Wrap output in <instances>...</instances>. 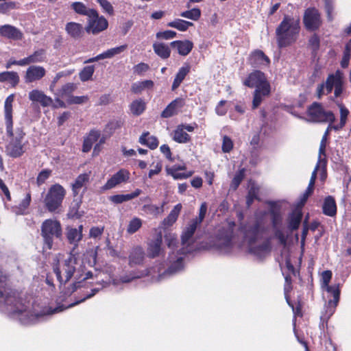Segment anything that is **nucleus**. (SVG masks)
I'll return each instance as SVG.
<instances>
[{
	"mask_svg": "<svg viewBox=\"0 0 351 351\" xmlns=\"http://www.w3.org/2000/svg\"><path fill=\"white\" fill-rule=\"evenodd\" d=\"M167 173L171 176L175 180H182L191 177L193 171H190L186 173L176 172V169H166Z\"/></svg>",
	"mask_w": 351,
	"mask_h": 351,
	"instance_id": "09e8293b",
	"label": "nucleus"
},
{
	"mask_svg": "<svg viewBox=\"0 0 351 351\" xmlns=\"http://www.w3.org/2000/svg\"><path fill=\"white\" fill-rule=\"evenodd\" d=\"M71 6L77 14L83 16H86L87 18L89 17L91 13H93V12L95 10L94 9L88 8L85 4L78 1L73 2Z\"/></svg>",
	"mask_w": 351,
	"mask_h": 351,
	"instance_id": "ea45409f",
	"label": "nucleus"
},
{
	"mask_svg": "<svg viewBox=\"0 0 351 351\" xmlns=\"http://www.w3.org/2000/svg\"><path fill=\"white\" fill-rule=\"evenodd\" d=\"M207 211V204L206 202H204L201 204L199 212V216L191 219V221L195 223V224L200 226L202 223L203 219L205 217L206 213Z\"/></svg>",
	"mask_w": 351,
	"mask_h": 351,
	"instance_id": "13d9d810",
	"label": "nucleus"
},
{
	"mask_svg": "<svg viewBox=\"0 0 351 351\" xmlns=\"http://www.w3.org/2000/svg\"><path fill=\"white\" fill-rule=\"evenodd\" d=\"M0 36L11 40H21L23 38V34L15 26L5 24L0 25Z\"/></svg>",
	"mask_w": 351,
	"mask_h": 351,
	"instance_id": "f3484780",
	"label": "nucleus"
},
{
	"mask_svg": "<svg viewBox=\"0 0 351 351\" xmlns=\"http://www.w3.org/2000/svg\"><path fill=\"white\" fill-rule=\"evenodd\" d=\"M332 129V125L331 123V124L328 125L326 130L325 131V132L322 136V141L320 142L319 149V158H322V155L325 156V150H326V147L327 138L329 134L330 130Z\"/></svg>",
	"mask_w": 351,
	"mask_h": 351,
	"instance_id": "8fccbe9b",
	"label": "nucleus"
},
{
	"mask_svg": "<svg viewBox=\"0 0 351 351\" xmlns=\"http://www.w3.org/2000/svg\"><path fill=\"white\" fill-rule=\"evenodd\" d=\"M31 202V195L29 193L27 194L25 197L21 201L19 206L16 208V214L23 215L25 210L28 208Z\"/></svg>",
	"mask_w": 351,
	"mask_h": 351,
	"instance_id": "bf43d9fd",
	"label": "nucleus"
},
{
	"mask_svg": "<svg viewBox=\"0 0 351 351\" xmlns=\"http://www.w3.org/2000/svg\"><path fill=\"white\" fill-rule=\"evenodd\" d=\"M84 27L82 24L76 22H69L65 25V31L67 34L74 38L79 39L82 38L84 33Z\"/></svg>",
	"mask_w": 351,
	"mask_h": 351,
	"instance_id": "bb28decb",
	"label": "nucleus"
},
{
	"mask_svg": "<svg viewBox=\"0 0 351 351\" xmlns=\"http://www.w3.org/2000/svg\"><path fill=\"white\" fill-rule=\"evenodd\" d=\"M108 22L103 16H99L97 11L95 10L87 18V25L85 30L87 33L97 34L108 28Z\"/></svg>",
	"mask_w": 351,
	"mask_h": 351,
	"instance_id": "4468645a",
	"label": "nucleus"
},
{
	"mask_svg": "<svg viewBox=\"0 0 351 351\" xmlns=\"http://www.w3.org/2000/svg\"><path fill=\"white\" fill-rule=\"evenodd\" d=\"M343 84L344 75L342 71L337 70L335 73L330 74L324 83L318 85L317 95L318 98H321L323 95L330 93L335 88V97H338L343 92Z\"/></svg>",
	"mask_w": 351,
	"mask_h": 351,
	"instance_id": "6e6552de",
	"label": "nucleus"
},
{
	"mask_svg": "<svg viewBox=\"0 0 351 351\" xmlns=\"http://www.w3.org/2000/svg\"><path fill=\"white\" fill-rule=\"evenodd\" d=\"M182 206L181 204H176L171 210L170 213L161 222V228L167 229L172 226L177 221L178 216L181 212Z\"/></svg>",
	"mask_w": 351,
	"mask_h": 351,
	"instance_id": "a878e982",
	"label": "nucleus"
},
{
	"mask_svg": "<svg viewBox=\"0 0 351 351\" xmlns=\"http://www.w3.org/2000/svg\"><path fill=\"white\" fill-rule=\"evenodd\" d=\"M53 271L59 282L62 283L67 282L72 276H75L77 282H75V289L80 287L78 284L83 280L92 279L93 281L90 282V284H95L98 285L97 287L93 288L90 294L86 295V298L81 301H84L86 298H90L93 296L97 292L104 287L107 284V275L101 271H95V272L87 271L85 272L82 266L77 263V259L70 255L68 258L62 262H59L58 264L53 267Z\"/></svg>",
	"mask_w": 351,
	"mask_h": 351,
	"instance_id": "f257e3e1",
	"label": "nucleus"
},
{
	"mask_svg": "<svg viewBox=\"0 0 351 351\" xmlns=\"http://www.w3.org/2000/svg\"><path fill=\"white\" fill-rule=\"evenodd\" d=\"M154 86V82L152 80H145L137 82L132 85L131 90L134 93H140L145 89H150Z\"/></svg>",
	"mask_w": 351,
	"mask_h": 351,
	"instance_id": "a19ab883",
	"label": "nucleus"
},
{
	"mask_svg": "<svg viewBox=\"0 0 351 351\" xmlns=\"http://www.w3.org/2000/svg\"><path fill=\"white\" fill-rule=\"evenodd\" d=\"M173 139L179 143H185L190 141V136L178 125L173 132Z\"/></svg>",
	"mask_w": 351,
	"mask_h": 351,
	"instance_id": "58836bf2",
	"label": "nucleus"
},
{
	"mask_svg": "<svg viewBox=\"0 0 351 351\" xmlns=\"http://www.w3.org/2000/svg\"><path fill=\"white\" fill-rule=\"evenodd\" d=\"M314 189L310 186H308L304 193L300 196L298 203L296 208L302 210V208L304 206L306 202L308 197L313 193Z\"/></svg>",
	"mask_w": 351,
	"mask_h": 351,
	"instance_id": "5fc2aeb1",
	"label": "nucleus"
},
{
	"mask_svg": "<svg viewBox=\"0 0 351 351\" xmlns=\"http://www.w3.org/2000/svg\"><path fill=\"white\" fill-rule=\"evenodd\" d=\"M41 235L44 240L45 247L50 250L53 247L54 238H60L62 228L57 220L47 219L41 226Z\"/></svg>",
	"mask_w": 351,
	"mask_h": 351,
	"instance_id": "1a4fd4ad",
	"label": "nucleus"
},
{
	"mask_svg": "<svg viewBox=\"0 0 351 351\" xmlns=\"http://www.w3.org/2000/svg\"><path fill=\"white\" fill-rule=\"evenodd\" d=\"M233 148V142L231 138L227 136L223 138L222 151L225 153L230 152Z\"/></svg>",
	"mask_w": 351,
	"mask_h": 351,
	"instance_id": "338daca9",
	"label": "nucleus"
},
{
	"mask_svg": "<svg viewBox=\"0 0 351 351\" xmlns=\"http://www.w3.org/2000/svg\"><path fill=\"white\" fill-rule=\"evenodd\" d=\"M171 46L176 47L180 55L185 56L191 51L193 44L188 40H176L171 43Z\"/></svg>",
	"mask_w": 351,
	"mask_h": 351,
	"instance_id": "c85d7f7f",
	"label": "nucleus"
},
{
	"mask_svg": "<svg viewBox=\"0 0 351 351\" xmlns=\"http://www.w3.org/2000/svg\"><path fill=\"white\" fill-rule=\"evenodd\" d=\"M75 88L76 86L73 83H67L62 86L58 95L61 97L69 96L75 90Z\"/></svg>",
	"mask_w": 351,
	"mask_h": 351,
	"instance_id": "6e6d98bb",
	"label": "nucleus"
},
{
	"mask_svg": "<svg viewBox=\"0 0 351 351\" xmlns=\"http://www.w3.org/2000/svg\"><path fill=\"white\" fill-rule=\"evenodd\" d=\"M165 204V202H163L161 206H157L156 205H148L145 206L147 210L150 214H153L155 215H161L164 212L163 206Z\"/></svg>",
	"mask_w": 351,
	"mask_h": 351,
	"instance_id": "69168bd1",
	"label": "nucleus"
},
{
	"mask_svg": "<svg viewBox=\"0 0 351 351\" xmlns=\"http://www.w3.org/2000/svg\"><path fill=\"white\" fill-rule=\"evenodd\" d=\"M145 258V252L141 247H134L130 252L129 263L131 266L141 265Z\"/></svg>",
	"mask_w": 351,
	"mask_h": 351,
	"instance_id": "2f4dec72",
	"label": "nucleus"
},
{
	"mask_svg": "<svg viewBox=\"0 0 351 351\" xmlns=\"http://www.w3.org/2000/svg\"><path fill=\"white\" fill-rule=\"evenodd\" d=\"M339 107L340 110V123L339 125H332V130H339L344 127L349 114L348 110L343 104H339Z\"/></svg>",
	"mask_w": 351,
	"mask_h": 351,
	"instance_id": "c03bdc74",
	"label": "nucleus"
},
{
	"mask_svg": "<svg viewBox=\"0 0 351 351\" xmlns=\"http://www.w3.org/2000/svg\"><path fill=\"white\" fill-rule=\"evenodd\" d=\"M299 31L300 19L285 15L276 30L278 46L284 47L294 43Z\"/></svg>",
	"mask_w": 351,
	"mask_h": 351,
	"instance_id": "423d86ee",
	"label": "nucleus"
},
{
	"mask_svg": "<svg viewBox=\"0 0 351 351\" xmlns=\"http://www.w3.org/2000/svg\"><path fill=\"white\" fill-rule=\"evenodd\" d=\"M27 57L30 64L43 62L45 59V51L43 49L37 50Z\"/></svg>",
	"mask_w": 351,
	"mask_h": 351,
	"instance_id": "49530a36",
	"label": "nucleus"
},
{
	"mask_svg": "<svg viewBox=\"0 0 351 351\" xmlns=\"http://www.w3.org/2000/svg\"><path fill=\"white\" fill-rule=\"evenodd\" d=\"M176 32L172 30H166L156 34V38L159 39L169 40L176 36Z\"/></svg>",
	"mask_w": 351,
	"mask_h": 351,
	"instance_id": "0e129e2a",
	"label": "nucleus"
},
{
	"mask_svg": "<svg viewBox=\"0 0 351 351\" xmlns=\"http://www.w3.org/2000/svg\"><path fill=\"white\" fill-rule=\"evenodd\" d=\"M332 298L328 300L327 304H325L324 311L321 316L323 320H328L335 313L336 307L339 300V293L336 291L335 294L329 295Z\"/></svg>",
	"mask_w": 351,
	"mask_h": 351,
	"instance_id": "6ab92c4d",
	"label": "nucleus"
},
{
	"mask_svg": "<svg viewBox=\"0 0 351 351\" xmlns=\"http://www.w3.org/2000/svg\"><path fill=\"white\" fill-rule=\"evenodd\" d=\"M269 62V58L261 50H255L249 57V63L254 67L265 66Z\"/></svg>",
	"mask_w": 351,
	"mask_h": 351,
	"instance_id": "5701e85b",
	"label": "nucleus"
},
{
	"mask_svg": "<svg viewBox=\"0 0 351 351\" xmlns=\"http://www.w3.org/2000/svg\"><path fill=\"white\" fill-rule=\"evenodd\" d=\"M83 226L80 225L78 228H67L66 238L71 244L77 245L82 239Z\"/></svg>",
	"mask_w": 351,
	"mask_h": 351,
	"instance_id": "7c9ffc66",
	"label": "nucleus"
},
{
	"mask_svg": "<svg viewBox=\"0 0 351 351\" xmlns=\"http://www.w3.org/2000/svg\"><path fill=\"white\" fill-rule=\"evenodd\" d=\"M267 215V211L258 210L256 214V219L243 228L244 242L249 252L260 257L268 254L271 248L269 240H262L269 229V225L265 220Z\"/></svg>",
	"mask_w": 351,
	"mask_h": 351,
	"instance_id": "f03ea898",
	"label": "nucleus"
},
{
	"mask_svg": "<svg viewBox=\"0 0 351 351\" xmlns=\"http://www.w3.org/2000/svg\"><path fill=\"white\" fill-rule=\"evenodd\" d=\"M130 109L134 115L138 116L145 111V103L142 99L134 100L131 103Z\"/></svg>",
	"mask_w": 351,
	"mask_h": 351,
	"instance_id": "79ce46f5",
	"label": "nucleus"
},
{
	"mask_svg": "<svg viewBox=\"0 0 351 351\" xmlns=\"http://www.w3.org/2000/svg\"><path fill=\"white\" fill-rule=\"evenodd\" d=\"M46 75V70L43 66L32 65L25 72L24 80L25 83H32L40 80Z\"/></svg>",
	"mask_w": 351,
	"mask_h": 351,
	"instance_id": "dca6fc26",
	"label": "nucleus"
},
{
	"mask_svg": "<svg viewBox=\"0 0 351 351\" xmlns=\"http://www.w3.org/2000/svg\"><path fill=\"white\" fill-rule=\"evenodd\" d=\"M165 239L168 247L172 250L170 254H169L168 261L170 265L167 269H165L164 267L160 264L159 265H156L147 270L145 274L142 273L140 275L136 276H133L132 277L123 276L121 278V281L122 282H129L134 278L147 275L152 277L153 282H159L165 279L167 276L181 271L184 267L183 255L185 254H182L181 251H178L179 250H178L177 252H180L179 254H175V247L178 243L176 235L173 233H167L165 235Z\"/></svg>",
	"mask_w": 351,
	"mask_h": 351,
	"instance_id": "7ed1b4c3",
	"label": "nucleus"
},
{
	"mask_svg": "<svg viewBox=\"0 0 351 351\" xmlns=\"http://www.w3.org/2000/svg\"><path fill=\"white\" fill-rule=\"evenodd\" d=\"M154 52L162 59H167L170 56L171 50L169 47L162 43H156L153 45Z\"/></svg>",
	"mask_w": 351,
	"mask_h": 351,
	"instance_id": "4c0bfd02",
	"label": "nucleus"
},
{
	"mask_svg": "<svg viewBox=\"0 0 351 351\" xmlns=\"http://www.w3.org/2000/svg\"><path fill=\"white\" fill-rule=\"evenodd\" d=\"M16 295V292L10 290L6 293V297L5 299V302L9 305L8 306L10 311L12 313H17L16 315L18 316L20 322L23 324L34 323L37 319L44 315H52L61 312L65 308H69V306H66V308H63L62 306H59L54 308H47L38 313L36 312L34 307L30 308L29 301H27L26 298H25L23 302L20 303V306L14 304L12 298H14L15 299Z\"/></svg>",
	"mask_w": 351,
	"mask_h": 351,
	"instance_id": "39448f33",
	"label": "nucleus"
},
{
	"mask_svg": "<svg viewBox=\"0 0 351 351\" xmlns=\"http://www.w3.org/2000/svg\"><path fill=\"white\" fill-rule=\"evenodd\" d=\"M306 113L308 121L312 122H328L331 124L335 120V117L331 111L326 110L317 102H314L308 108Z\"/></svg>",
	"mask_w": 351,
	"mask_h": 351,
	"instance_id": "9b49d317",
	"label": "nucleus"
},
{
	"mask_svg": "<svg viewBox=\"0 0 351 351\" xmlns=\"http://www.w3.org/2000/svg\"><path fill=\"white\" fill-rule=\"evenodd\" d=\"M138 141L141 145H146L151 149H154L158 146L157 138L151 136L148 132L143 133Z\"/></svg>",
	"mask_w": 351,
	"mask_h": 351,
	"instance_id": "f704fd0d",
	"label": "nucleus"
},
{
	"mask_svg": "<svg viewBox=\"0 0 351 351\" xmlns=\"http://www.w3.org/2000/svg\"><path fill=\"white\" fill-rule=\"evenodd\" d=\"M326 160H325V158H322L319 157L318 162L315 166L314 171L312 173L308 186H310V187L314 189L315 182L316 177H317V172L318 169L320 168V167H326Z\"/></svg>",
	"mask_w": 351,
	"mask_h": 351,
	"instance_id": "de8ad7c7",
	"label": "nucleus"
},
{
	"mask_svg": "<svg viewBox=\"0 0 351 351\" xmlns=\"http://www.w3.org/2000/svg\"><path fill=\"white\" fill-rule=\"evenodd\" d=\"M29 99L33 102L39 103L43 107H47L52 104L53 99L45 95L44 92L34 89L29 93Z\"/></svg>",
	"mask_w": 351,
	"mask_h": 351,
	"instance_id": "4be33fe9",
	"label": "nucleus"
},
{
	"mask_svg": "<svg viewBox=\"0 0 351 351\" xmlns=\"http://www.w3.org/2000/svg\"><path fill=\"white\" fill-rule=\"evenodd\" d=\"M14 95L8 96L4 104V120L7 135L10 138V142L6 146L5 152L8 155L13 158L21 156L24 153L22 140L25 133L22 128H13L12 121V102Z\"/></svg>",
	"mask_w": 351,
	"mask_h": 351,
	"instance_id": "20e7f679",
	"label": "nucleus"
},
{
	"mask_svg": "<svg viewBox=\"0 0 351 351\" xmlns=\"http://www.w3.org/2000/svg\"><path fill=\"white\" fill-rule=\"evenodd\" d=\"M103 9V11L112 16L114 14V8L110 1L108 0H96Z\"/></svg>",
	"mask_w": 351,
	"mask_h": 351,
	"instance_id": "680f3d73",
	"label": "nucleus"
},
{
	"mask_svg": "<svg viewBox=\"0 0 351 351\" xmlns=\"http://www.w3.org/2000/svg\"><path fill=\"white\" fill-rule=\"evenodd\" d=\"M190 66L189 64L184 65L182 66L178 73L176 75V77L174 79V81L172 84V90H176L178 86L180 85L182 82L184 80L186 75L190 71Z\"/></svg>",
	"mask_w": 351,
	"mask_h": 351,
	"instance_id": "e433bc0d",
	"label": "nucleus"
},
{
	"mask_svg": "<svg viewBox=\"0 0 351 351\" xmlns=\"http://www.w3.org/2000/svg\"><path fill=\"white\" fill-rule=\"evenodd\" d=\"M127 49V45H123L117 47L111 48L101 53L102 58H111L116 55L120 54L123 52Z\"/></svg>",
	"mask_w": 351,
	"mask_h": 351,
	"instance_id": "a18cd8bd",
	"label": "nucleus"
},
{
	"mask_svg": "<svg viewBox=\"0 0 351 351\" xmlns=\"http://www.w3.org/2000/svg\"><path fill=\"white\" fill-rule=\"evenodd\" d=\"M94 66H85L79 74L81 81L86 82L90 80L94 73Z\"/></svg>",
	"mask_w": 351,
	"mask_h": 351,
	"instance_id": "3c124183",
	"label": "nucleus"
},
{
	"mask_svg": "<svg viewBox=\"0 0 351 351\" xmlns=\"http://www.w3.org/2000/svg\"><path fill=\"white\" fill-rule=\"evenodd\" d=\"M51 173V170L45 169L40 172L37 177V184L38 185L43 184L47 179L49 178Z\"/></svg>",
	"mask_w": 351,
	"mask_h": 351,
	"instance_id": "774afa93",
	"label": "nucleus"
},
{
	"mask_svg": "<svg viewBox=\"0 0 351 351\" xmlns=\"http://www.w3.org/2000/svg\"><path fill=\"white\" fill-rule=\"evenodd\" d=\"M304 23L308 29L313 30L318 28L321 23L318 11L315 8L307 9L304 14Z\"/></svg>",
	"mask_w": 351,
	"mask_h": 351,
	"instance_id": "a211bd4d",
	"label": "nucleus"
},
{
	"mask_svg": "<svg viewBox=\"0 0 351 351\" xmlns=\"http://www.w3.org/2000/svg\"><path fill=\"white\" fill-rule=\"evenodd\" d=\"M217 247L222 252H227L232 246V232L227 231L224 235H220L216 242Z\"/></svg>",
	"mask_w": 351,
	"mask_h": 351,
	"instance_id": "cd10ccee",
	"label": "nucleus"
},
{
	"mask_svg": "<svg viewBox=\"0 0 351 351\" xmlns=\"http://www.w3.org/2000/svg\"><path fill=\"white\" fill-rule=\"evenodd\" d=\"M0 82H8L13 86H15L19 82V76L14 71H5L0 73Z\"/></svg>",
	"mask_w": 351,
	"mask_h": 351,
	"instance_id": "c9c22d12",
	"label": "nucleus"
},
{
	"mask_svg": "<svg viewBox=\"0 0 351 351\" xmlns=\"http://www.w3.org/2000/svg\"><path fill=\"white\" fill-rule=\"evenodd\" d=\"M184 105V101L182 98H176L172 101L162 112L161 117L164 118H169L178 112L179 109L182 108Z\"/></svg>",
	"mask_w": 351,
	"mask_h": 351,
	"instance_id": "393cba45",
	"label": "nucleus"
},
{
	"mask_svg": "<svg viewBox=\"0 0 351 351\" xmlns=\"http://www.w3.org/2000/svg\"><path fill=\"white\" fill-rule=\"evenodd\" d=\"M323 213L324 215L333 217L337 213V206L335 199L332 196H328L323 204Z\"/></svg>",
	"mask_w": 351,
	"mask_h": 351,
	"instance_id": "72a5a7b5",
	"label": "nucleus"
},
{
	"mask_svg": "<svg viewBox=\"0 0 351 351\" xmlns=\"http://www.w3.org/2000/svg\"><path fill=\"white\" fill-rule=\"evenodd\" d=\"M243 83L250 88H256L252 101L254 109L258 108L263 99L270 93V84L265 74L260 71L251 73Z\"/></svg>",
	"mask_w": 351,
	"mask_h": 351,
	"instance_id": "0eeeda50",
	"label": "nucleus"
},
{
	"mask_svg": "<svg viewBox=\"0 0 351 351\" xmlns=\"http://www.w3.org/2000/svg\"><path fill=\"white\" fill-rule=\"evenodd\" d=\"M302 217V210L295 208L288 218V228L291 230L298 228Z\"/></svg>",
	"mask_w": 351,
	"mask_h": 351,
	"instance_id": "473e14b6",
	"label": "nucleus"
},
{
	"mask_svg": "<svg viewBox=\"0 0 351 351\" xmlns=\"http://www.w3.org/2000/svg\"><path fill=\"white\" fill-rule=\"evenodd\" d=\"M0 3V13L6 14L9 11L16 8V3L14 1H5Z\"/></svg>",
	"mask_w": 351,
	"mask_h": 351,
	"instance_id": "052dcab7",
	"label": "nucleus"
},
{
	"mask_svg": "<svg viewBox=\"0 0 351 351\" xmlns=\"http://www.w3.org/2000/svg\"><path fill=\"white\" fill-rule=\"evenodd\" d=\"M180 16L193 21H197L201 16V11L199 8H193L190 10L182 12Z\"/></svg>",
	"mask_w": 351,
	"mask_h": 351,
	"instance_id": "603ef678",
	"label": "nucleus"
},
{
	"mask_svg": "<svg viewBox=\"0 0 351 351\" xmlns=\"http://www.w3.org/2000/svg\"><path fill=\"white\" fill-rule=\"evenodd\" d=\"M162 243V234L159 233L155 239L152 240L148 243L147 248V256L150 258H155L160 256L162 252L161 247Z\"/></svg>",
	"mask_w": 351,
	"mask_h": 351,
	"instance_id": "b1692460",
	"label": "nucleus"
},
{
	"mask_svg": "<svg viewBox=\"0 0 351 351\" xmlns=\"http://www.w3.org/2000/svg\"><path fill=\"white\" fill-rule=\"evenodd\" d=\"M269 213L271 216L272 228L282 226V215L280 205L276 202H269Z\"/></svg>",
	"mask_w": 351,
	"mask_h": 351,
	"instance_id": "412c9836",
	"label": "nucleus"
},
{
	"mask_svg": "<svg viewBox=\"0 0 351 351\" xmlns=\"http://www.w3.org/2000/svg\"><path fill=\"white\" fill-rule=\"evenodd\" d=\"M332 278V272L329 270L324 271L322 274V287L326 290L328 295L335 294L337 291L340 293V290L338 286H329V282Z\"/></svg>",
	"mask_w": 351,
	"mask_h": 351,
	"instance_id": "c756f323",
	"label": "nucleus"
},
{
	"mask_svg": "<svg viewBox=\"0 0 351 351\" xmlns=\"http://www.w3.org/2000/svg\"><path fill=\"white\" fill-rule=\"evenodd\" d=\"M193 25L191 22L179 19L171 21L167 24L169 27L176 28L182 32L186 31L189 26H192Z\"/></svg>",
	"mask_w": 351,
	"mask_h": 351,
	"instance_id": "37998d69",
	"label": "nucleus"
},
{
	"mask_svg": "<svg viewBox=\"0 0 351 351\" xmlns=\"http://www.w3.org/2000/svg\"><path fill=\"white\" fill-rule=\"evenodd\" d=\"M142 226V220L138 217H134L130 221L128 226L127 232L129 234L136 232Z\"/></svg>",
	"mask_w": 351,
	"mask_h": 351,
	"instance_id": "864d4df0",
	"label": "nucleus"
},
{
	"mask_svg": "<svg viewBox=\"0 0 351 351\" xmlns=\"http://www.w3.org/2000/svg\"><path fill=\"white\" fill-rule=\"evenodd\" d=\"M7 276L3 273L1 268L0 267V284L1 285L0 286V304H3L4 306L3 308L4 311H7L10 314L16 315L17 313H12L9 311V305L6 304L5 300L6 297V293L10 290L16 292V298L14 299V298H12V300L13 301V303L14 304H17V306H20V303L23 302L25 300V298H23L24 295L14 289L6 287L5 282L7 280Z\"/></svg>",
	"mask_w": 351,
	"mask_h": 351,
	"instance_id": "f8f14e48",
	"label": "nucleus"
},
{
	"mask_svg": "<svg viewBox=\"0 0 351 351\" xmlns=\"http://www.w3.org/2000/svg\"><path fill=\"white\" fill-rule=\"evenodd\" d=\"M274 237L278 239L279 242L281 244L285 245L287 241V238L282 230V226H278L276 228H273Z\"/></svg>",
	"mask_w": 351,
	"mask_h": 351,
	"instance_id": "e2e57ef3",
	"label": "nucleus"
},
{
	"mask_svg": "<svg viewBox=\"0 0 351 351\" xmlns=\"http://www.w3.org/2000/svg\"><path fill=\"white\" fill-rule=\"evenodd\" d=\"M198 226V225L190 221L183 229L181 234L182 247L178 250L181 251L182 254L190 253L193 250L194 234Z\"/></svg>",
	"mask_w": 351,
	"mask_h": 351,
	"instance_id": "ddd939ff",
	"label": "nucleus"
},
{
	"mask_svg": "<svg viewBox=\"0 0 351 351\" xmlns=\"http://www.w3.org/2000/svg\"><path fill=\"white\" fill-rule=\"evenodd\" d=\"M90 180V173H85L79 175L72 184V191L74 197L83 193Z\"/></svg>",
	"mask_w": 351,
	"mask_h": 351,
	"instance_id": "aec40b11",
	"label": "nucleus"
},
{
	"mask_svg": "<svg viewBox=\"0 0 351 351\" xmlns=\"http://www.w3.org/2000/svg\"><path fill=\"white\" fill-rule=\"evenodd\" d=\"M66 191L59 184L52 185L44 199L45 205L49 212H54L62 205Z\"/></svg>",
	"mask_w": 351,
	"mask_h": 351,
	"instance_id": "9d476101",
	"label": "nucleus"
},
{
	"mask_svg": "<svg viewBox=\"0 0 351 351\" xmlns=\"http://www.w3.org/2000/svg\"><path fill=\"white\" fill-rule=\"evenodd\" d=\"M130 172L124 169H120L118 172L114 174L104 185V190H109L114 188L116 186L128 182L130 178Z\"/></svg>",
	"mask_w": 351,
	"mask_h": 351,
	"instance_id": "2eb2a0df",
	"label": "nucleus"
},
{
	"mask_svg": "<svg viewBox=\"0 0 351 351\" xmlns=\"http://www.w3.org/2000/svg\"><path fill=\"white\" fill-rule=\"evenodd\" d=\"M245 176V169H242L239 170L234 176L232 183L230 184V187L233 190H236L237 187L239 186L240 183L243 180Z\"/></svg>",
	"mask_w": 351,
	"mask_h": 351,
	"instance_id": "4d7b16f0",
	"label": "nucleus"
}]
</instances>
